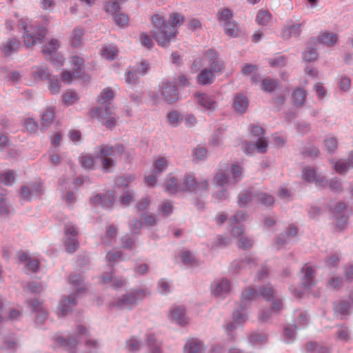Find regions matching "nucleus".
Here are the masks:
<instances>
[{
  "label": "nucleus",
  "instance_id": "obj_30",
  "mask_svg": "<svg viewBox=\"0 0 353 353\" xmlns=\"http://www.w3.org/2000/svg\"><path fill=\"white\" fill-rule=\"evenodd\" d=\"M165 190L170 194H175L183 192L181 190V183H178L177 179L174 176H170L165 185Z\"/></svg>",
  "mask_w": 353,
  "mask_h": 353
},
{
  "label": "nucleus",
  "instance_id": "obj_54",
  "mask_svg": "<svg viewBox=\"0 0 353 353\" xmlns=\"http://www.w3.org/2000/svg\"><path fill=\"white\" fill-rule=\"evenodd\" d=\"M252 199V194L250 192H243L239 195V205L240 207L245 206Z\"/></svg>",
  "mask_w": 353,
  "mask_h": 353
},
{
  "label": "nucleus",
  "instance_id": "obj_39",
  "mask_svg": "<svg viewBox=\"0 0 353 353\" xmlns=\"http://www.w3.org/2000/svg\"><path fill=\"white\" fill-rule=\"evenodd\" d=\"M301 32V24L294 23L289 26L283 32V37H297L300 35Z\"/></svg>",
  "mask_w": 353,
  "mask_h": 353
},
{
  "label": "nucleus",
  "instance_id": "obj_16",
  "mask_svg": "<svg viewBox=\"0 0 353 353\" xmlns=\"http://www.w3.org/2000/svg\"><path fill=\"white\" fill-rule=\"evenodd\" d=\"M197 103L206 110H213L215 108L216 101L214 99L204 93L196 92L194 94Z\"/></svg>",
  "mask_w": 353,
  "mask_h": 353
},
{
  "label": "nucleus",
  "instance_id": "obj_28",
  "mask_svg": "<svg viewBox=\"0 0 353 353\" xmlns=\"http://www.w3.org/2000/svg\"><path fill=\"white\" fill-rule=\"evenodd\" d=\"M75 305L74 296L63 299L59 303L60 314L63 316L67 315Z\"/></svg>",
  "mask_w": 353,
  "mask_h": 353
},
{
  "label": "nucleus",
  "instance_id": "obj_29",
  "mask_svg": "<svg viewBox=\"0 0 353 353\" xmlns=\"http://www.w3.org/2000/svg\"><path fill=\"white\" fill-rule=\"evenodd\" d=\"M248 100L241 94H237L234 99L233 107L239 112H244L248 108Z\"/></svg>",
  "mask_w": 353,
  "mask_h": 353
},
{
  "label": "nucleus",
  "instance_id": "obj_34",
  "mask_svg": "<svg viewBox=\"0 0 353 353\" xmlns=\"http://www.w3.org/2000/svg\"><path fill=\"white\" fill-rule=\"evenodd\" d=\"M292 101L295 105L299 106L303 105L306 94L305 90L301 88L296 89L292 93Z\"/></svg>",
  "mask_w": 353,
  "mask_h": 353
},
{
  "label": "nucleus",
  "instance_id": "obj_1",
  "mask_svg": "<svg viewBox=\"0 0 353 353\" xmlns=\"http://www.w3.org/2000/svg\"><path fill=\"white\" fill-rule=\"evenodd\" d=\"M172 24L165 23L164 19L160 14H154L152 19L155 30L154 37L158 44L161 46H166L170 41L175 39L178 33L176 26L183 24L184 18L176 12L170 14Z\"/></svg>",
  "mask_w": 353,
  "mask_h": 353
},
{
  "label": "nucleus",
  "instance_id": "obj_11",
  "mask_svg": "<svg viewBox=\"0 0 353 353\" xmlns=\"http://www.w3.org/2000/svg\"><path fill=\"white\" fill-rule=\"evenodd\" d=\"M148 69V65L145 62L141 61L139 63L135 70H129L125 77V81L129 84H133L137 82L139 76L144 75Z\"/></svg>",
  "mask_w": 353,
  "mask_h": 353
},
{
  "label": "nucleus",
  "instance_id": "obj_3",
  "mask_svg": "<svg viewBox=\"0 0 353 353\" xmlns=\"http://www.w3.org/2000/svg\"><path fill=\"white\" fill-rule=\"evenodd\" d=\"M243 177L242 168L236 164H232L230 168V176H227L221 170H219L214 176V181L218 185H235Z\"/></svg>",
  "mask_w": 353,
  "mask_h": 353
},
{
  "label": "nucleus",
  "instance_id": "obj_56",
  "mask_svg": "<svg viewBox=\"0 0 353 353\" xmlns=\"http://www.w3.org/2000/svg\"><path fill=\"white\" fill-rule=\"evenodd\" d=\"M147 341L148 345L150 347L152 353H161L160 349L161 343L159 342L156 343V340L153 335H148Z\"/></svg>",
  "mask_w": 353,
  "mask_h": 353
},
{
  "label": "nucleus",
  "instance_id": "obj_21",
  "mask_svg": "<svg viewBox=\"0 0 353 353\" xmlns=\"http://www.w3.org/2000/svg\"><path fill=\"white\" fill-rule=\"evenodd\" d=\"M304 273L303 277V285L305 290H307L313 285V278L314 276V271L312 267L307 264L305 265L302 269Z\"/></svg>",
  "mask_w": 353,
  "mask_h": 353
},
{
  "label": "nucleus",
  "instance_id": "obj_59",
  "mask_svg": "<svg viewBox=\"0 0 353 353\" xmlns=\"http://www.w3.org/2000/svg\"><path fill=\"white\" fill-rule=\"evenodd\" d=\"M56 341L61 346H63L66 349H72L77 344V342L73 339H68L66 341L62 337H57L56 339Z\"/></svg>",
  "mask_w": 353,
  "mask_h": 353
},
{
  "label": "nucleus",
  "instance_id": "obj_35",
  "mask_svg": "<svg viewBox=\"0 0 353 353\" xmlns=\"http://www.w3.org/2000/svg\"><path fill=\"white\" fill-rule=\"evenodd\" d=\"M20 46L19 41L15 39H12L8 43L6 44L3 49V52L6 57L11 55L15 52Z\"/></svg>",
  "mask_w": 353,
  "mask_h": 353
},
{
  "label": "nucleus",
  "instance_id": "obj_62",
  "mask_svg": "<svg viewBox=\"0 0 353 353\" xmlns=\"http://www.w3.org/2000/svg\"><path fill=\"white\" fill-rule=\"evenodd\" d=\"M141 43L143 46L149 49L152 48L154 46L152 39L145 33H141L140 35Z\"/></svg>",
  "mask_w": 353,
  "mask_h": 353
},
{
  "label": "nucleus",
  "instance_id": "obj_38",
  "mask_svg": "<svg viewBox=\"0 0 353 353\" xmlns=\"http://www.w3.org/2000/svg\"><path fill=\"white\" fill-rule=\"evenodd\" d=\"M279 86L278 81L265 78L262 81L261 90L266 92H271Z\"/></svg>",
  "mask_w": 353,
  "mask_h": 353
},
{
  "label": "nucleus",
  "instance_id": "obj_32",
  "mask_svg": "<svg viewBox=\"0 0 353 353\" xmlns=\"http://www.w3.org/2000/svg\"><path fill=\"white\" fill-rule=\"evenodd\" d=\"M223 26L226 34L231 37H236L238 36L239 28L235 21L223 23Z\"/></svg>",
  "mask_w": 353,
  "mask_h": 353
},
{
  "label": "nucleus",
  "instance_id": "obj_23",
  "mask_svg": "<svg viewBox=\"0 0 353 353\" xmlns=\"http://www.w3.org/2000/svg\"><path fill=\"white\" fill-rule=\"evenodd\" d=\"M230 290V282L226 279H222L221 281L214 283L212 292L216 296H222L228 293Z\"/></svg>",
  "mask_w": 353,
  "mask_h": 353
},
{
  "label": "nucleus",
  "instance_id": "obj_9",
  "mask_svg": "<svg viewBox=\"0 0 353 353\" xmlns=\"http://www.w3.org/2000/svg\"><path fill=\"white\" fill-rule=\"evenodd\" d=\"M145 296L143 290H139L130 292L124 295L121 299L117 302V306L120 308L130 307L136 303L138 299H141Z\"/></svg>",
  "mask_w": 353,
  "mask_h": 353
},
{
  "label": "nucleus",
  "instance_id": "obj_48",
  "mask_svg": "<svg viewBox=\"0 0 353 353\" xmlns=\"http://www.w3.org/2000/svg\"><path fill=\"white\" fill-rule=\"evenodd\" d=\"M114 19L115 23L120 28H125L128 26L129 18L126 14L123 13L117 14Z\"/></svg>",
  "mask_w": 353,
  "mask_h": 353
},
{
  "label": "nucleus",
  "instance_id": "obj_49",
  "mask_svg": "<svg viewBox=\"0 0 353 353\" xmlns=\"http://www.w3.org/2000/svg\"><path fill=\"white\" fill-rule=\"evenodd\" d=\"M117 235V229L114 225H109L107 228L105 236L103 239V243H110L111 239H114Z\"/></svg>",
  "mask_w": 353,
  "mask_h": 353
},
{
  "label": "nucleus",
  "instance_id": "obj_36",
  "mask_svg": "<svg viewBox=\"0 0 353 353\" xmlns=\"http://www.w3.org/2000/svg\"><path fill=\"white\" fill-rule=\"evenodd\" d=\"M59 48V43L56 39H52L43 48V53L46 57L52 56L53 53L56 52Z\"/></svg>",
  "mask_w": 353,
  "mask_h": 353
},
{
  "label": "nucleus",
  "instance_id": "obj_4",
  "mask_svg": "<svg viewBox=\"0 0 353 353\" xmlns=\"http://www.w3.org/2000/svg\"><path fill=\"white\" fill-rule=\"evenodd\" d=\"M90 117L102 121L107 128L112 129L117 125V120L110 108H97L91 110Z\"/></svg>",
  "mask_w": 353,
  "mask_h": 353
},
{
  "label": "nucleus",
  "instance_id": "obj_61",
  "mask_svg": "<svg viewBox=\"0 0 353 353\" xmlns=\"http://www.w3.org/2000/svg\"><path fill=\"white\" fill-rule=\"evenodd\" d=\"M77 73L75 70H73L72 72L68 70H63L61 74V79L63 81L66 82L67 83H71L74 79L77 78L74 77Z\"/></svg>",
  "mask_w": 353,
  "mask_h": 353
},
{
  "label": "nucleus",
  "instance_id": "obj_17",
  "mask_svg": "<svg viewBox=\"0 0 353 353\" xmlns=\"http://www.w3.org/2000/svg\"><path fill=\"white\" fill-rule=\"evenodd\" d=\"M72 62L74 65L73 70H75L77 74L74 75L75 78H81L85 81H89L90 77L85 73H81L83 68L84 60L82 57L77 55L72 57Z\"/></svg>",
  "mask_w": 353,
  "mask_h": 353
},
{
  "label": "nucleus",
  "instance_id": "obj_14",
  "mask_svg": "<svg viewBox=\"0 0 353 353\" xmlns=\"http://www.w3.org/2000/svg\"><path fill=\"white\" fill-rule=\"evenodd\" d=\"M252 134L258 137L256 141L257 151L261 153L265 152L268 148L267 141L263 137L264 134L263 129L260 126H253L251 129Z\"/></svg>",
  "mask_w": 353,
  "mask_h": 353
},
{
  "label": "nucleus",
  "instance_id": "obj_25",
  "mask_svg": "<svg viewBox=\"0 0 353 353\" xmlns=\"http://www.w3.org/2000/svg\"><path fill=\"white\" fill-rule=\"evenodd\" d=\"M202 350V343L196 339H188L184 346L185 353H201Z\"/></svg>",
  "mask_w": 353,
  "mask_h": 353
},
{
  "label": "nucleus",
  "instance_id": "obj_52",
  "mask_svg": "<svg viewBox=\"0 0 353 353\" xmlns=\"http://www.w3.org/2000/svg\"><path fill=\"white\" fill-rule=\"evenodd\" d=\"M14 179V174L12 172H7L0 175V185H10Z\"/></svg>",
  "mask_w": 353,
  "mask_h": 353
},
{
  "label": "nucleus",
  "instance_id": "obj_50",
  "mask_svg": "<svg viewBox=\"0 0 353 353\" xmlns=\"http://www.w3.org/2000/svg\"><path fill=\"white\" fill-rule=\"evenodd\" d=\"M54 117V109L53 108H48L46 110V111L43 113L41 116V119L43 121V125H48L50 124Z\"/></svg>",
  "mask_w": 353,
  "mask_h": 353
},
{
  "label": "nucleus",
  "instance_id": "obj_27",
  "mask_svg": "<svg viewBox=\"0 0 353 353\" xmlns=\"http://www.w3.org/2000/svg\"><path fill=\"white\" fill-rule=\"evenodd\" d=\"M319 43L324 44L327 47L333 46L337 41V36L333 33L323 32L316 39Z\"/></svg>",
  "mask_w": 353,
  "mask_h": 353
},
{
  "label": "nucleus",
  "instance_id": "obj_15",
  "mask_svg": "<svg viewBox=\"0 0 353 353\" xmlns=\"http://www.w3.org/2000/svg\"><path fill=\"white\" fill-rule=\"evenodd\" d=\"M114 200L113 192H108L103 194H97L92 201L94 203L101 205L103 208H110Z\"/></svg>",
  "mask_w": 353,
  "mask_h": 353
},
{
  "label": "nucleus",
  "instance_id": "obj_45",
  "mask_svg": "<svg viewBox=\"0 0 353 353\" xmlns=\"http://www.w3.org/2000/svg\"><path fill=\"white\" fill-rule=\"evenodd\" d=\"M272 15L268 11H259L256 16V21L259 24L266 26L271 20Z\"/></svg>",
  "mask_w": 353,
  "mask_h": 353
},
{
  "label": "nucleus",
  "instance_id": "obj_6",
  "mask_svg": "<svg viewBox=\"0 0 353 353\" xmlns=\"http://www.w3.org/2000/svg\"><path fill=\"white\" fill-rule=\"evenodd\" d=\"M22 26L25 30L23 40L26 47H30L41 41L47 32L46 29L43 27L28 30V28L23 23H22Z\"/></svg>",
  "mask_w": 353,
  "mask_h": 353
},
{
  "label": "nucleus",
  "instance_id": "obj_46",
  "mask_svg": "<svg viewBox=\"0 0 353 353\" xmlns=\"http://www.w3.org/2000/svg\"><path fill=\"white\" fill-rule=\"evenodd\" d=\"M256 71V65L252 64H245L241 69V72L243 74L252 77L253 82H255L256 79V77L254 76Z\"/></svg>",
  "mask_w": 353,
  "mask_h": 353
},
{
  "label": "nucleus",
  "instance_id": "obj_10",
  "mask_svg": "<svg viewBox=\"0 0 353 353\" xmlns=\"http://www.w3.org/2000/svg\"><path fill=\"white\" fill-rule=\"evenodd\" d=\"M204 64H209L214 72H221L223 68V63L217 59V52L212 49L208 50L203 55Z\"/></svg>",
  "mask_w": 353,
  "mask_h": 353
},
{
  "label": "nucleus",
  "instance_id": "obj_22",
  "mask_svg": "<svg viewBox=\"0 0 353 353\" xmlns=\"http://www.w3.org/2000/svg\"><path fill=\"white\" fill-rule=\"evenodd\" d=\"M114 96L112 90L109 88L103 89L99 96V103L101 105L99 108H110V103L114 99Z\"/></svg>",
  "mask_w": 353,
  "mask_h": 353
},
{
  "label": "nucleus",
  "instance_id": "obj_47",
  "mask_svg": "<svg viewBox=\"0 0 353 353\" xmlns=\"http://www.w3.org/2000/svg\"><path fill=\"white\" fill-rule=\"evenodd\" d=\"M234 321L233 323L228 325L226 327L228 330H232L235 328L236 325H241L245 321V315L241 314L238 310L234 312Z\"/></svg>",
  "mask_w": 353,
  "mask_h": 353
},
{
  "label": "nucleus",
  "instance_id": "obj_2",
  "mask_svg": "<svg viewBox=\"0 0 353 353\" xmlns=\"http://www.w3.org/2000/svg\"><path fill=\"white\" fill-rule=\"evenodd\" d=\"M123 151V147L120 144L115 145L113 147L104 145L99 146L97 157L101 161L103 170L108 172L112 167L114 166L115 159L120 157Z\"/></svg>",
  "mask_w": 353,
  "mask_h": 353
},
{
  "label": "nucleus",
  "instance_id": "obj_31",
  "mask_svg": "<svg viewBox=\"0 0 353 353\" xmlns=\"http://www.w3.org/2000/svg\"><path fill=\"white\" fill-rule=\"evenodd\" d=\"M232 18V12L228 8H221L216 14L217 21L223 24L233 21Z\"/></svg>",
  "mask_w": 353,
  "mask_h": 353
},
{
  "label": "nucleus",
  "instance_id": "obj_7",
  "mask_svg": "<svg viewBox=\"0 0 353 353\" xmlns=\"http://www.w3.org/2000/svg\"><path fill=\"white\" fill-rule=\"evenodd\" d=\"M77 231L75 227L71 224L65 226V250L69 253L74 252L79 246L77 241Z\"/></svg>",
  "mask_w": 353,
  "mask_h": 353
},
{
  "label": "nucleus",
  "instance_id": "obj_53",
  "mask_svg": "<svg viewBox=\"0 0 353 353\" xmlns=\"http://www.w3.org/2000/svg\"><path fill=\"white\" fill-rule=\"evenodd\" d=\"M257 201L263 205H270L274 203V198L271 195H268L264 193L257 194L256 196Z\"/></svg>",
  "mask_w": 353,
  "mask_h": 353
},
{
  "label": "nucleus",
  "instance_id": "obj_20",
  "mask_svg": "<svg viewBox=\"0 0 353 353\" xmlns=\"http://www.w3.org/2000/svg\"><path fill=\"white\" fill-rule=\"evenodd\" d=\"M19 259L32 272H36L39 268V262L37 259L32 258L25 252H19Z\"/></svg>",
  "mask_w": 353,
  "mask_h": 353
},
{
  "label": "nucleus",
  "instance_id": "obj_8",
  "mask_svg": "<svg viewBox=\"0 0 353 353\" xmlns=\"http://www.w3.org/2000/svg\"><path fill=\"white\" fill-rule=\"evenodd\" d=\"M161 94L163 99L168 103H174L179 99V93L175 85L168 81L162 84Z\"/></svg>",
  "mask_w": 353,
  "mask_h": 353
},
{
  "label": "nucleus",
  "instance_id": "obj_19",
  "mask_svg": "<svg viewBox=\"0 0 353 353\" xmlns=\"http://www.w3.org/2000/svg\"><path fill=\"white\" fill-rule=\"evenodd\" d=\"M170 318L176 323L183 325L187 323L185 310L181 306H173L170 309Z\"/></svg>",
  "mask_w": 353,
  "mask_h": 353
},
{
  "label": "nucleus",
  "instance_id": "obj_13",
  "mask_svg": "<svg viewBox=\"0 0 353 353\" xmlns=\"http://www.w3.org/2000/svg\"><path fill=\"white\" fill-rule=\"evenodd\" d=\"M243 230L241 227L234 228L232 230V235L238 239L237 246L239 248L248 249L252 245V241L243 235Z\"/></svg>",
  "mask_w": 353,
  "mask_h": 353
},
{
  "label": "nucleus",
  "instance_id": "obj_40",
  "mask_svg": "<svg viewBox=\"0 0 353 353\" xmlns=\"http://www.w3.org/2000/svg\"><path fill=\"white\" fill-rule=\"evenodd\" d=\"M101 282L104 284L111 283V286L115 289L122 287L124 285L123 280L114 278L112 274L109 276H103Z\"/></svg>",
  "mask_w": 353,
  "mask_h": 353
},
{
  "label": "nucleus",
  "instance_id": "obj_55",
  "mask_svg": "<svg viewBox=\"0 0 353 353\" xmlns=\"http://www.w3.org/2000/svg\"><path fill=\"white\" fill-rule=\"evenodd\" d=\"M48 90L50 93L52 94H57L60 90L58 79L55 77L52 76L50 79H48Z\"/></svg>",
  "mask_w": 353,
  "mask_h": 353
},
{
  "label": "nucleus",
  "instance_id": "obj_33",
  "mask_svg": "<svg viewBox=\"0 0 353 353\" xmlns=\"http://www.w3.org/2000/svg\"><path fill=\"white\" fill-rule=\"evenodd\" d=\"M118 54V50L113 46H105L102 48L101 54L108 60H114Z\"/></svg>",
  "mask_w": 353,
  "mask_h": 353
},
{
  "label": "nucleus",
  "instance_id": "obj_64",
  "mask_svg": "<svg viewBox=\"0 0 353 353\" xmlns=\"http://www.w3.org/2000/svg\"><path fill=\"white\" fill-rule=\"evenodd\" d=\"M173 205L170 201H165L161 205V211L165 216H169L172 213Z\"/></svg>",
  "mask_w": 353,
  "mask_h": 353
},
{
  "label": "nucleus",
  "instance_id": "obj_63",
  "mask_svg": "<svg viewBox=\"0 0 353 353\" xmlns=\"http://www.w3.org/2000/svg\"><path fill=\"white\" fill-rule=\"evenodd\" d=\"M32 195L39 196L43 193V187L40 181H37L30 185Z\"/></svg>",
  "mask_w": 353,
  "mask_h": 353
},
{
  "label": "nucleus",
  "instance_id": "obj_58",
  "mask_svg": "<svg viewBox=\"0 0 353 353\" xmlns=\"http://www.w3.org/2000/svg\"><path fill=\"white\" fill-rule=\"evenodd\" d=\"M303 179L309 182L314 181L317 176L314 169L311 168H305L303 170Z\"/></svg>",
  "mask_w": 353,
  "mask_h": 353
},
{
  "label": "nucleus",
  "instance_id": "obj_5",
  "mask_svg": "<svg viewBox=\"0 0 353 353\" xmlns=\"http://www.w3.org/2000/svg\"><path fill=\"white\" fill-rule=\"evenodd\" d=\"M259 295H261L266 301H270L275 297V292L270 286L261 289L260 294H258L254 289L250 288L242 293L241 302L245 305Z\"/></svg>",
  "mask_w": 353,
  "mask_h": 353
},
{
  "label": "nucleus",
  "instance_id": "obj_18",
  "mask_svg": "<svg viewBox=\"0 0 353 353\" xmlns=\"http://www.w3.org/2000/svg\"><path fill=\"white\" fill-rule=\"evenodd\" d=\"M28 305L32 311L37 312L36 320L37 322L42 323L47 318V312L41 303L33 299L28 301Z\"/></svg>",
  "mask_w": 353,
  "mask_h": 353
},
{
  "label": "nucleus",
  "instance_id": "obj_60",
  "mask_svg": "<svg viewBox=\"0 0 353 353\" xmlns=\"http://www.w3.org/2000/svg\"><path fill=\"white\" fill-rule=\"evenodd\" d=\"M80 163L81 166L85 169H92L94 168V160L88 155L81 157Z\"/></svg>",
  "mask_w": 353,
  "mask_h": 353
},
{
  "label": "nucleus",
  "instance_id": "obj_12",
  "mask_svg": "<svg viewBox=\"0 0 353 353\" xmlns=\"http://www.w3.org/2000/svg\"><path fill=\"white\" fill-rule=\"evenodd\" d=\"M218 72H214L210 68H205L202 69L196 76V81L202 85L212 84L215 79V74Z\"/></svg>",
  "mask_w": 353,
  "mask_h": 353
},
{
  "label": "nucleus",
  "instance_id": "obj_26",
  "mask_svg": "<svg viewBox=\"0 0 353 353\" xmlns=\"http://www.w3.org/2000/svg\"><path fill=\"white\" fill-rule=\"evenodd\" d=\"M52 75L48 69L43 66H37L34 68L32 78L35 81H46L50 79Z\"/></svg>",
  "mask_w": 353,
  "mask_h": 353
},
{
  "label": "nucleus",
  "instance_id": "obj_24",
  "mask_svg": "<svg viewBox=\"0 0 353 353\" xmlns=\"http://www.w3.org/2000/svg\"><path fill=\"white\" fill-rule=\"evenodd\" d=\"M196 185V181L193 174H187L183 177V181L181 183V190L183 192L189 191L194 192Z\"/></svg>",
  "mask_w": 353,
  "mask_h": 353
},
{
  "label": "nucleus",
  "instance_id": "obj_51",
  "mask_svg": "<svg viewBox=\"0 0 353 353\" xmlns=\"http://www.w3.org/2000/svg\"><path fill=\"white\" fill-rule=\"evenodd\" d=\"M83 32L80 29H74L72 32L70 42L73 46H78L80 45L82 40Z\"/></svg>",
  "mask_w": 353,
  "mask_h": 353
},
{
  "label": "nucleus",
  "instance_id": "obj_37",
  "mask_svg": "<svg viewBox=\"0 0 353 353\" xmlns=\"http://www.w3.org/2000/svg\"><path fill=\"white\" fill-rule=\"evenodd\" d=\"M79 97L77 94L75 92L70 90H67L62 95L63 103L67 106L73 104L77 101Z\"/></svg>",
  "mask_w": 353,
  "mask_h": 353
},
{
  "label": "nucleus",
  "instance_id": "obj_43",
  "mask_svg": "<svg viewBox=\"0 0 353 353\" xmlns=\"http://www.w3.org/2000/svg\"><path fill=\"white\" fill-rule=\"evenodd\" d=\"M324 150L328 152H332L337 148V140L335 137H330L324 140Z\"/></svg>",
  "mask_w": 353,
  "mask_h": 353
},
{
  "label": "nucleus",
  "instance_id": "obj_41",
  "mask_svg": "<svg viewBox=\"0 0 353 353\" xmlns=\"http://www.w3.org/2000/svg\"><path fill=\"white\" fill-rule=\"evenodd\" d=\"M168 165V161L163 157L157 159L153 165V171L155 174H159L164 171Z\"/></svg>",
  "mask_w": 353,
  "mask_h": 353
},
{
  "label": "nucleus",
  "instance_id": "obj_57",
  "mask_svg": "<svg viewBox=\"0 0 353 353\" xmlns=\"http://www.w3.org/2000/svg\"><path fill=\"white\" fill-rule=\"evenodd\" d=\"M167 119L170 125L176 126L181 119V114L179 112L173 110L168 114Z\"/></svg>",
  "mask_w": 353,
  "mask_h": 353
},
{
  "label": "nucleus",
  "instance_id": "obj_42",
  "mask_svg": "<svg viewBox=\"0 0 353 353\" xmlns=\"http://www.w3.org/2000/svg\"><path fill=\"white\" fill-rule=\"evenodd\" d=\"M306 350L310 353H328L326 347L314 342L308 343L306 345Z\"/></svg>",
  "mask_w": 353,
  "mask_h": 353
},
{
  "label": "nucleus",
  "instance_id": "obj_44",
  "mask_svg": "<svg viewBox=\"0 0 353 353\" xmlns=\"http://www.w3.org/2000/svg\"><path fill=\"white\" fill-rule=\"evenodd\" d=\"M350 304L346 301H341L334 306V311L336 313L342 316L349 314Z\"/></svg>",
  "mask_w": 353,
  "mask_h": 353
}]
</instances>
